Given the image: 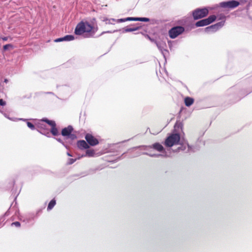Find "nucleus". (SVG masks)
<instances>
[{
    "mask_svg": "<svg viewBox=\"0 0 252 252\" xmlns=\"http://www.w3.org/2000/svg\"><path fill=\"white\" fill-rule=\"evenodd\" d=\"M93 29V26L88 22H81L77 24L75 29V33L81 35L85 32H90Z\"/></svg>",
    "mask_w": 252,
    "mask_h": 252,
    "instance_id": "f257e3e1",
    "label": "nucleus"
},
{
    "mask_svg": "<svg viewBox=\"0 0 252 252\" xmlns=\"http://www.w3.org/2000/svg\"><path fill=\"white\" fill-rule=\"evenodd\" d=\"M180 140V136L179 134H172L166 139L164 145L167 147H171L174 145L178 144Z\"/></svg>",
    "mask_w": 252,
    "mask_h": 252,
    "instance_id": "f03ea898",
    "label": "nucleus"
},
{
    "mask_svg": "<svg viewBox=\"0 0 252 252\" xmlns=\"http://www.w3.org/2000/svg\"><path fill=\"white\" fill-rule=\"evenodd\" d=\"M209 13L206 8H197L192 12V16L194 20H197L206 17Z\"/></svg>",
    "mask_w": 252,
    "mask_h": 252,
    "instance_id": "7ed1b4c3",
    "label": "nucleus"
},
{
    "mask_svg": "<svg viewBox=\"0 0 252 252\" xmlns=\"http://www.w3.org/2000/svg\"><path fill=\"white\" fill-rule=\"evenodd\" d=\"M185 31L184 27L177 26L171 28L169 31V35L170 38L173 39Z\"/></svg>",
    "mask_w": 252,
    "mask_h": 252,
    "instance_id": "20e7f679",
    "label": "nucleus"
},
{
    "mask_svg": "<svg viewBox=\"0 0 252 252\" xmlns=\"http://www.w3.org/2000/svg\"><path fill=\"white\" fill-rule=\"evenodd\" d=\"M216 19V16L214 15L210 16L208 18L200 20L195 23L197 27L207 26L212 23Z\"/></svg>",
    "mask_w": 252,
    "mask_h": 252,
    "instance_id": "39448f33",
    "label": "nucleus"
},
{
    "mask_svg": "<svg viewBox=\"0 0 252 252\" xmlns=\"http://www.w3.org/2000/svg\"><path fill=\"white\" fill-rule=\"evenodd\" d=\"M239 4V2L235 0L224 1L220 3V7L230 9L236 8L238 6Z\"/></svg>",
    "mask_w": 252,
    "mask_h": 252,
    "instance_id": "423d86ee",
    "label": "nucleus"
},
{
    "mask_svg": "<svg viewBox=\"0 0 252 252\" xmlns=\"http://www.w3.org/2000/svg\"><path fill=\"white\" fill-rule=\"evenodd\" d=\"M85 138L89 146H94L99 143L98 139L90 133L86 134Z\"/></svg>",
    "mask_w": 252,
    "mask_h": 252,
    "instance_id": "0eeeda50",
    "label": "nucleus"
},
{
    "mask_svg": "<svg viewBox=\"0 0 252 252\" xmlns=\"http://www.w3.org/2000/svg\"><path fill=\"white\" fill-rule=\"evenodd\" d=\"M221 24L220 23H217L215 25H211L209 27H206L205 29V31L207 32H214L217 31L219 28L221 27Z\"/></svg>",
    "mask_w": 252,
    "mask_h": 252,
    "instance_id": "6e6552de",
    "label": "nucleus"
},
{
    "mask_svg": "<svg viewBox=\"0 0 252 252\" xmlns=\"http://www.w3.org/2000/svg\"><path fill=\"white\" fill-rule=\"evenodd\" d=\"M77 146L81 150L88 149L90 146L85 140H79L77 142Z\"/></svg>",
    "mask_w": 252,
    "mask_h": 252,
    "instance_id": "1a4fd4ad",
    "label": "nucleus"
},
{
    "mask_svg": "<svg viewBox=\"0 0 252 252\" xmlns=\"http://www.w3.org/2000/svg\"><path fill=\"white\" fill-rule=\"evenodd\" d=\"M73 128L72 126H69L63 128L62 130V135L63 136H69L72 132Z\"/></svg>",
    "mask_w": 252,
    "mask_h": 252,
    "instance_id": "9d476101",
    "label": "nucleus"
},
{
    "mask_svg": "<svg viewBox=\"0 0 252 252\" xmlns=\"http://www.w3.org/2000/svg\"><path fill=\"white\" fill-rule=\"evenodd\" d=\"M194 99L190 97H186L185 98L184 102L186 106L189 107L194 103Z\"/></svg>",
    "mask_w": 252,
    "mask_h": 252,
    "instance_id": "9b49d317",
    "label": "nucleus"
},
{
    "mask_svg": "<svg viewBox=\"0 0 252 252\" xmlns=\"http://www.w3.org/2000/svg\"><path fill=\"white\" fill-rule=\"evenodd\" d=\"M151 147L158 152H162L164 150L163 147L159 143L153 144Z\"/></svg>",
    "mask_w": 252,
    "mask_h": 252,
    "instance_id": "f8f14e48",
    "label": "nucleus"
},
{
    "mask_svg": "<svg viewBox=\"0 0 252 252\" xmlns=\"http://www.w3.org/2000/svg\"><path fill=\"white\" fill-rule=\"evenodd\" d=\"M95 155V152L93 149H87L86 151V155H82L81 157H83L85 156H88L89 157H93Z\"/></svg>",
    "mask_w": 252,
    "mask_h": 252,
    "instance_id": "ddd939ff",
    "label": "nucleus"
},
{
    "mask_svg": "<svg viewBox=\"0 0 252 252\" xmlns=\"http://www.w3.org/2000/svg\"><path fill=\"white\" fill-rule=\"evenodd\" d=\"M56 204V201L55 199H53L50 201L49 203L48 204V207H47V210L49 211L51 210L53 208V207L55 206Z\"/></svg>",
    "mask_w": 252,
    "mask_h": 252,
    "instance_id": "4468645a",
    "label": "nucleus"
},
{
    "mask_svg": "<svg viewBox=\"0 0 252 252\" xmlns=\"http://www.w3.org/2000/svg\"><path fill=\"white\" fill-rule=\"evenodd\" d=\"M43 121L44 122H46L47 124H48L50 126H51V127H53L56 126V123L55 122V121L49 120H48L46 119L43 120Z\"/></svg>",
    "mask_w": 252,
    "mask_h": 252,
    "instance_id": "2eb2a0df",
    "label": "nucleus"
},
{
    "mask_svg": "<svg viewBox=\"0 0 252 252\" xmlns=\"http://www.w3.org/2000/svg\"><path fill=\"white\" fill-rule=\"evenodd\" d=\"M43 121L44 122H46L47 124H48L50 126H51V127H53L56 126V123L55 122V121L49 120H48L46 119L43 120Z\"/></svg>",
    "mask_w": 252,
    "mask_h": 252,
    "instance_id": "dca6fc26",
    "label": "nucleus"
},
{
    "mask_svg": "<svg viewBox=\"0 0 252 252\" xmlns=\"http://www.w3.org/2000/svg\"><path fill=\"white\" fill-rule=\"evenodd\" d=\"M140 29L139 27H136L134 28H126L125 29L126 32H130L136 31Z\"/></svg>",
    "mask_w": 252,
    "mask_h": 252,
    "instance_id": "f3484780",
    "label": "nucleus"
},
{
    "mask_svg": "<svg viewBox=\"0 0 252 252\" xmlns=\"http://www.w3.org/2000/svg\"><path fill=\"white\" fill-rule=\"evenodd\" d=\"M51 132L54 136H56V135H58L59 134L58 130L56 126H54L53 127H51Z\"/></svg>",
    "mask_w": 252,
    "mask_h": 252,
    "instance_id": "a211bd4d",
    "label": "nucleus"
},
{
    "mask_svg": "<svg viewBox=\"0 0 252 252\" xmlns=\"http://www.w3.org/2000/svg\"><path fill=\"white\" fill-rule=\"evenodd\" d=\"M64 41H71L74 39V36L72 35H67L63 37Z\"/></svg>",
    "mask_w": 252,
    "mask_h": 252,
    "instance_id": "6ab92c4d",
    "label": "nucleus"
},
{
    "mask_svg": "<svg viewBox=\"0 0 252 252\" xmlns=\"http://www.w3.org/2000/svg\"><path fill=\"white\" fill-rule=\"evenodd\" d=\"M27 124V126L31 129L33 130L35 129L34 126L32 123L28 122Z\"/></svg>",
    "mask_w": 252,
    "mask_h": 252,
    "instance_id": "aec40b11",
    "label": "nucleus"
},
{
    "mask_svg": "<svg viewBox=\"0 0 252 252\" xmlns=\"http://www.w3.org/2000/svg\"><path fill=\"white\" fill-rule=\"evenodd\" d=\"M149 21L148 18H137V21L149 22Z\"/></svg>",
    "mask_w": 252,
    "mask_h": 252,
    "instance_id": "412c9836",
    "label": "nucleus"
},
{
    "mask_svg": "<svg viewBox=\"0 0 252 252\" xmlns=\"http://www.w3.org/2000/svg\"><path fill=\"white\" fill-rule=\"evenodd\" d=\"M126 21H137V18H134V17H127L126 18Z\"/></svg>",
    "mask_w": 252,
    "mask_h": 252,
    "instance_id": "4be33fe9",
    "label": "nucleus"
},
{
    "mask_svg": "<svg viewBox=\"0 0 252 252\" xmlns=\"http://www.w3.org/2000/svg\"><path fill=\"white\" fill-rule=\"evenodd\" d=\"M9 47H12V45L11 44H6L5 45L3 46V50H6L8 49V48Z\"/></svg>",
    "mask_w": 252,
    "mask_h": 252,
    "instance_id": "5701e85b",
    "label": "nucleus"
},
{
    "mask_svg": "<svg viewBox=\"0 0 252 252\" xmlns=\"http://www.w3.org/2000/svg\"><path fill=\"white\" fill-rule=\"evenodd\" d=\"M20 223L19 221H15L13 223H12L11 225H14L16 227H20Z\"/></svg>",
    "mask_w": 252,
    "mask_h": 252,
    "instance_id": "b1692460",
    "label": "nucleus"
},
{
    "mask_svg": "<svg viewBox=\"0 0 252 252\" xmlns=\"http://www.w3.org/2000/svg\"><path fill=\"white\" fill-rule=\"evenodd\" d=\"M75 161H76V159L69 158L68 163L69 164H71L73 163Z\"/></svg>",
    "mask_w": 252,
    "mask_h": 252,
    "instance_id": "393cba45",
    "label": "nucleus"
},
{
    "mask_svg": "<svg viewBox=\"0 0 252 252\" xmlns=\"http://www.w3.org/2000/svg\"><path fill=\"white\" fill-rule=\"evenodd\" d=\"M64 41L63 37L59 38H57V39L55 40V41L56 42H61V41Z\"/></svg>",
    "mask_w": 252,
    "mask_h": 252,
    "instance_id": "a878e982",
    "label": "nucleus"
},
{
    "mask_svg": "<svg viewBox=\"0 0 252 252\" xmlns=\"http://www.w3.org/2000/svg\"><path fill=\"white\" fill-rule=\"evenodd\" d=\"M6 104V102L3 101L2 99H0V105L1 106H4Z\"/></svg>",
    "mask_w": 252,
    "mask_h": 252,
    "instance_id": "bb28decb",
    "label": "nucleus"
},
{
    "mask_svg": "<svg viewBox=\"0 0 252 252\" xmlns=\"http://www.w3.org/2000/svg\"><path fill=\"white\" fill-rule=\"evenodd\" d=\"M68 136L71 139H74L76 138V136L75 134L70 133V135H69Z\"/></svg>",
    "mask_w": 252,
    "mask_h": 252,
    "instance_id": "cd10ccee",
    "label": "nucleus"
},
{
    "mask_svg": "<svg viewBox=\"0 0 252 252\" xmlns=\"http://www.w3.org/2000/svg\"><path fill=\"white\" fill-rule=\"evenodd\" d=\"M126 18L120 19L118 20V22H126Z\"/></svg>",
    "mask_w": 252,
    "mask_h": 252,
    "instance_id": "c85d7f7f",
    "label": "nucleus"
},
{
    "mask_svg": "<svg viewBox=\"0 0 252 252\" xmlns=\"http://www.w3.org/2000/svg\"><path fill=\"white\" fill-rule=\"evenodd\" d=\"M7 38L6 37H4L2 38L3 40L6 41V40H7Z\"/></svg>",
    "mask_w": 252,
    "mask_h": 252,
    "instance_id": "c756f323",
    "label": "nucleus"
},
{
    "mask_svg": "<svg viewBox=\"0 0 252 252\" xmlns=\"http://www.w3.org/2000/svg\"><path fill=\"white\" fill-rule=\"evenodd\" d=\"M4 81L5 83H7L8 82V80L7 79H5Z\"/></svg>",
    "mask_w": 252,
    "mask_h": 252,
    "instance_id": "7c9ffc66",
    "label": "nucleus"
},
{
    "mask_svg": "<svg viewBox=\"0 0 252 252\" xmlns=\"http://www.w3.org/2000/svg\"><path fill=\"white\" fill-rule=\"evenodd\" d=\"M67 155H68V156H71V155L69 153H67Z\"/></svg>",
    "mask_w": 252,
    "mask_h": 252,
    "instance_id": "2f4dec72",
    "label": "nucleus"
}]
</instances>
